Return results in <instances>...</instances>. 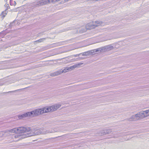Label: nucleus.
Instances as JSON below:
<instances>
[{"instance_id":"obj_25","label":"nucleus","mask_w":149,"mask_h":149,"mask_svg":"<svg viewBox=\"0 0 149 149\" xmlns=\"http://www.w3.org/2000/svg\"><path fill=\"white\" fill-rule=\"evenodd\" d=\"M4 35L2 33H0V39L3 37Z\"/></svg>"},{"instance_id":"obj_10","label":"nucleus","mask_w":149,"mask_h":149,"mask_svg":"<svg viewBox=\"0 0 149 149\" xmlns=\"http://www.w3.org/2000/svg\"><path fill=\"white\" fill-rule=\"evenodd\" d=\"M27 117H34L36 116L34 111V110L30 112L26 113Z\"/></svg>"},{"instance_id":"obj_26","label":"nucleus","mask_w":149,"mask_h":149,"mask_svg":"<svg viewBox=\"0 0 149 149\" xmlns=\"http://www.w3.org/2000/svg\"><path fill=\"white\" fill-rule=\"evenodd\" d=\"M120 136H119L117 134H116V135H115L114 136H113V137L115 138V137H119Z\"/></svg>"},{"instance_id":"obj_22","label":"nucleus","mask_w":149,"mask_h":149,"mask_svg":"<svg viewBox=\"0 0 149 149\" xmlns=\"http://www.w3.org/2000/svg\"><path fill=\"white\" fill-rule=\"evenodd\" d=\"M56 107V109H57L59 108H60L61 106V105L60 104H55Z\"/></svg>"},{"instance_id":"obj_28","label":"nucleus","mask_w":149,"mask_h":149,"mask_svg":"<svg viewBox=\"0 0 149 149\" xmlns=\"http://www.w3.org/2000/svg\"><path fill=\"white\" fill-rule=\"evenodd\" d=\"M3 85V84H1L0 83V86H2Z\"/></svg>"},{"instance_id":"obj_7","label":"nucleus","mask_w":149,"mask_h":149,"mask_svg":"<svg viewBox=\"0 0 149 149\" xmlns=\"http://www.w3.org/2000/svg\"><path fill=\"white\" fill-rule=\"evenodd\" d=\"M36 116L40 115L41 114L44 113V111L42 108L37 109L34 110Z\"/></svg>"},{"instance_id":"obj_11","label":"nucleus","mask_w":149,"mask_h":149,"mask_svg":"<svg viewBox=\"0 0 149 149\" xmlns=\"http://www.w3.org/2000/svg\"><path fill=\"white\" fill-rule=\"evenodd\" d=\"M138 119V120L141 119V118H144L145 115L143 113V111L142 112H139L136 114Z\"/></svg>"},{"instance_id":"obj_12","label":"nucleus","mask_w":149,"mask_h":149,"mask_svg":"<svg viewBox=\"0 0 149 149\" xmlns=\"http://www.w3.org/2000/svg\"><path fill=\"white\" fill-rule=\"evenodd\" d=\"M18 117L19 119H23V118L27 117V114L26 113H24L23 114L18 115Z\"/></svg>"},{"instance_id":"obj_23","label":"nucleus","mask_w":149,"mask_h":149,"mask_svg":"<svg viewBox=\"0 0 149 149\" xmlns=\"http://www.w3.org/2000/svg\"><path fill=\"white\" fill-rule=\"evenodd\" d=\"M61 42H58L55 43L54 44L57 46H59L61 45Z\"/></svg>"},{"instance_id":"obj_8","label":"nucleus","mask_w":149,"mask_h":149,"mask_svg":"<svg viewBox=\"0 0 149 149\" xmlns=\"http://www.w3.org/2000/svg\"><path fill=\"white\" fill-rule=\"evenodd\" d=\"M69 134H65L63 135H62L61 136H59L56 137H55L53 138H52L51 139H66L68 138V137L69 136Z\"/></svg>"},{"instance_id":"obj_34","label":"nucleus","mask_w":149,"mask_h":149,"mask_svg":"<svg viewBox=\"0 0 149 149\" xmlns=\"http://www.w3.org/2000/svg\"><path fill=\"white\" fill-rule=\"evenodd\" d=\"M1 47L0 46V49H1Z\"/></svg>"},{"instance_id":"obj_5","label":"nucleus","mask_w":149,"mask_h":149,"mask_svg":"<svg viewBox=\"0 0 149 149\" xmlns=\"http://www.w3.org/2000/svg\"><path fill=\"white\" fill-rule=\"evenodd\" d=\"M17 130V128H15L11 130L1 132H0V135H0V136H6L9 132L13 133H18Z\"/></svg>"},{"instance_id":"obj_31","label":"nucleus","mask_w":149,"mask_h":149,"mask_svg":"<svg viewBox=\"0 0 149 149\" xmlns=\"http://www.w3.org/2000/svg\"><path fill=\"white\" fill-rule=\"evenodd\" d=\"M80 28V27H78V28L79 29Z\"/></svg>"},{"instance_id":"obj_18","label":"nucleus","mask_w":149,"mask_h":149,"mask_svg":"<svg viewBox=\"0 0 149 149\" xmlns=\"http://www.w3.org/2000/svg\"><path fill=\"white\" fill-rule=\"evenodd\" d=\"M10 4L11 6H15L16 4V3L15 1L13 0H10Z\"/></svg>"},{"instance_id":"obj_14","label":"nucleus","mask_w":149,"mask_h":149,"mask_svg":"<svg viewBox=\"0 0 149 149\" xmlns=\"http://www.w3.org/2000/svg\"><path fill=\"white\" fill-rule=\"evenodd\" d=\"M7 12H8L6 10L3 11L0 15V18L1 17L3 19L7 15Z\"/></svg>"},{"instance_id":"obj_6","label":"nucleus","mask_w":149,"mask_h":149,"mask_svg":"<svg viewBox=\"0 0 149 149\" xmlns=\"http://www.w3.org/2000/svg\"><path fill=\"white\" fill-rule=\"evenodd\" d=\"M112 130V129H104L100 130L99 133V134L101 135L108 134L112 132L111 131Z\"/></svg>"},{"instance_id":"obj_19","label":"nucleus","mask_w":149,"mask_h":149,"mask_svg":"<svg viewBox=\"0 0 149 149\" xmlns=\"http://www.w3.org/2000/svg\"><path fill=\"white\" fill-rule=\"evenodd\" d=\"M86 28H82L81 29V31H79V32L81 33H83L84 32H85L86 31Z\"/></svg>"},{"instance_id":"obj_4","label":"nucleus","mask_w":149,"mask_h":149,"mask_svg":"<svg viewBox=\"0 0 149 149\" xmlns=\"http://www.w3.org/2000/svg\"><path fill=\"white\" fill-rule=\"evenodd\" d=\"M113 49V47L111 45H109L105 46L101 48H98L97 49L92 50L91 53H93L94 52H96L98 51L100 52H104L107 51H109Z\"/></svg>"},{"instance_id":"obj_9","label":"nucleus","mask_w":149,"mask_h":149,"mask_svg":"<svg viewBox=\"0 0 149 149\" xmlns=\"http://www.w3.org/2000/svg\"><path fill=\"white\" fill-rule=\"evenodd\" d=\"M127 120L130 121H135L138 120V119L136 114L133 115L131 117L127 119Z\"/></svg>"},{"instance_id":"obj_30","label":"nucleus","mask_w":149,"mask_h":149,"mask_svg":"<svg viewBox=\"0 0 149 149\" xmlns=\"http://www.w3.org/2000/svg\"><path fill=\"white\" fill-rule=\"evenodd\" d=\"M2 62H0V64H1V63H2Z\"/></svg>"},{"instance_id":"obj_16","label":"nucleus","mask_w":149,"mask_h":149,"mask_svg":"<svg viewBox=\"0 0 149 149\" xmlns=\"http://www.w3.org/2000/svg\"><path fill=\"white\" fill-rule=\"evenodd\" d=\"M50 109L51 112L54 111H55L56 109L55 105L50 106Z\"/></svg>"},{"instance_id":"obj_13","label":"nucleus","mask_w":149,"mask_h":149,"mask_svg":"<svg viewBox=\"0 0 149 149\" xmlns=\"http://www.w3.org/2000/svg\"><path fill=\"white\" fill-rule=\"evenodd\" d=\"M42 109H43L44 111V113H48L51 111L50 107H45L42 108Z\"/></svg>"},{"instance_id":"obj_27","label":"nucleus","mask_w":149,"mask_h":149,"mask_svg":"<svg viewBox=\"0 0 149 149\" xmlns=\"http://www.w3.org/2000/svg\"><path fill=\"white\" fill-rule=\"evenodd\" d=\"M21 90V89H18V90H15V91H10L9 92H14L17 91H18L20 90Z\"/></svg>"},{"instance_id":"obj_21","label":"nucleus","mask_w":149,"mask_h":149,"mask_svg":"<svg viewBox=\"0 0 149 149\" xmlns=\"http://www.w3.org/2000/svg\"><path fill=\"white\" fill-rule=\"evenodd\" d=\"M7 68L6 67V66H3V65H0V70H2L4 69H7Z\"/></svg>"},{"instance_id":"obj_1","label":"nucleus","mask_w":149,"mask_h":149,"mask_svg":"<svg viewBox=\"0 0 149 149\" xmlns=\"http://www.w3.org/2000/svg\"><path fill=\"white\" fill-rule=\"evenodd\" d=\"M53 129L51 132L47 131L43 132L40 130H32L28 127H21L17 128L18 133L19 134L13 135L12 138L13 139H24L26 137L32 136L40 134H45L48 133H53L56 132Z\"/></svg>"},{"instance_id":"obj_33","label":"nucleus","mask_w":149,"mask_h":149,"mask_svg":"<svg viewBox=\"0 0 149 149\" xmlns=\"http://www.w3.org/2000/svg\"><path fill=\"white\" fill-rule=\"evenodd\" d=\"M7 81H7L6 82H7Z\"/></svg>"},{"instance_id":"obj_3","label":"nucleus","mask_w":149,"mask_h":149,"mask_svg":"<svg viewBox=\"0 0 149 149\" xmlns=\"http://www.w3.org/2000/svg\"><path fill=\"white\" fill-rule=\"evenodd\" d=\"M80 65V64H79L78 65H74L73 66H71L68 68H66V69H64L63 70H61L58 71H57L55 72L52 73L50 74V76L52 77L55 76H58L61 73L64 72H67L68 70H72L74 69L75 68L77 67L78 65Z\"/></svg>"},{"instance_id":"obj_36","label":"nucleus","mask_w":149,"mask_h":149,"mask_svg":"<svg viewBox=\"0 0 149 149\" xmlns=\"http://www.w3.org/2000/svg\"><path fill=\"white\" fill-rule=\"evenodd\" d=\"M53 1H54V0H53Z\"/></svg>"},{"instance_id":"obj_32","label":"nucleus","mask_w":149,"mask_h":149,"mask_svg":"<svg viewBox=\"0 0 149 149\" xmlns=\"http://www.w3.org/2000/svg\"><path fill=\"white\" fill-rule=\"evenodd\" d=\"M5 1H7V0H5Z\"/></svg>"},{"instance_id":"obj_24","label":"nucleus","mask_w":149,"mask_h":149,"mask_svg":"<svg viewBox=\"0 0 149 149\" xmlns=\"http://www.w3.org/2000/svg\"><path fill=\"white\" fill-rule=\"evenodd\" d=\"M88 53V52H85L82 53V55L84 56H87Z\"/></svg>"},{"instance_id":"obj_20","label":"nucleus","mask_w":149,"mask_h":149,"mask_svg":"<svg viewBox=\"0 0 149 149\" xmlns=\"http://www.w3.org/2000/svg\"><path fill=\"white\" fill-rule=\"evenodd\" d=\"M45 39V38H43L40 39L36 41V42H43L44 40Z\"/></svg>"},{"instance_id":"obj_15","label":"nucleus","mask_w":149,"mask_h":149,"mask_svg":"<svg viewBox=\"0 0 149 149\" xmlns=\"http://www.w3.org/2000/svg\"><path fill=\"white\" fill-rule=\"evenodd\" d=\"M145 115V117L149 116V109L143 111Z\"/></svg>"},{"instance_id":"obj_29","label":"nucleus","mask_w":149,"mask_h":149,"mask_svg":"<svg viewBox=\"0 0 149 149\" xmlns=\"http://www.w3.org/2000/svg\"><path fill=\"white\" fill-rule=\"evenodd\" d=\"M47 65V63H45V65Z\"/></svg>"},{"instance_id":"obj_17","label":"nucleus","mask_w":149,"mask_h":149,"mask_svg":"<svg viewBox=\"0 0 149 149\" xmlns=\"http://www.w3.org/2000/svg\"><path fill=\"white\" fill-rule=\"evenodd\" d=\"M48 0H42L40 1V3L42 5L45 4L48 2H49Z\"/></svg>"},{"instance_id":"obj_35","label":"nucleus","mask_w":149,"mask_h":149,"mask_svg":"<svg viewBox=\"0 0 149 149\" xmlns=\"http://www.w3.org/2000/svg\"><path fill=\"white\" fill-rule=\"evenodd\" d=\"M5 80H7V79H6Z\"/></svg>"},{"instance_id":"obj_2","label":"nucleus","mask_w":149,"mask_h":149,"mask_svg":"<svg viewBox=\"0 0 149 149\" xmlns=\"http://www.w3.org/2000/svg\"><path fill=\"white\" fill-rule=\"evenodd\" d=\"M104 24V23L102 22L97 21L87 24L86 25V29H92L95 28L96 27L102 26Z\"/></svg>"}]
</instances>
